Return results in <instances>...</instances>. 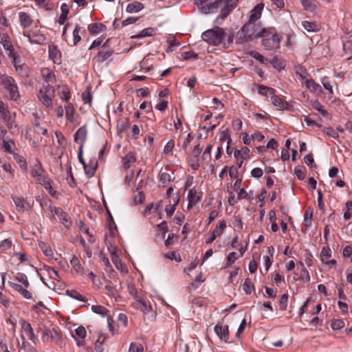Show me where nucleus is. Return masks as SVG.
I'll use <instances>...</instances> for the list:
<instances>
[{
	"label": "nucleus",
	"instance_id": "f257e3e1",
	"mask_svg": "<svg viewBox=\"0 0 352 352\" xmlns=\"http://www.w3.org/2000/svg\"><path fill=\"white\" fill-rule=\"evenodd\" d=\"M211 1L195 0V3L199 7L201 12L204 14L213 12L221 7V10L219 17L225 19L236 8L239 0H216L214 2H211Z\"/></svg>",
	"mask_w": 352,
	"mask_h": 352
},
{
	"label": "nucleus",
	"instance_id": "f03ea898",
	"mask_svg": "<svg viewBox=\"0 0 352 352\" xmlns=\"http://www.w3.org/2000/svg\"><path fill=\"white\" fill-rule=\"evenodd\" d=\"M256 25L255 23L248 22L245 23L239 31H238L236 36V43L241 44L249 42L254 38H260L262 30Z\"/></svg>",
	"mask_w": 352,
	"mask_h": 352
},
{
	"label": "nucleus",
	"instance_id": "7ed1b4c3",
	"mask_svg": "<svg viewBox=\"0 0 352 352\" xmlns=\"http://www.w3.org/2000/svg\"><path fill=\"white\" fill-rule=\"evenodd\" d=\"M227 33L223 28L216 27L213 29L208 30L203 32L201 34V38L204 41H206L212 45L217 46L221 43H223L226 47H228V46H226V43L224 42Z\"/></svg>",
	"mask_w": 352,
	"mask_h": 352
},
{
	"label": "nucleus",
	"instance_id": "20e7f679",
	"mask_svg": "<svg viewBox=\"0 0 352 352\" xmlns=\"http://www.w3.org/2000/svg\"><path fill=\"white\" fill-rule=\"evenodd\" d=\"M260 37L263 38L262 45L267 50L276 49L280 46V39L276 32L263 29Z\"/></svg>",
	"mask_w": 352,
	"mask_h": 352
},
{
	"label": "nucleus",
	"instance_id": "39448f33",
	"mask_svg": "<svg viewBox=\"0 0 352 352\" xmlns=\"http://www.w3.org/2000/svg\"><path fill=\"white\" fill-rule=\"evenodd\" d=\"M54 89L51 85H43V88L39 91L38 98L40 101L47 107L52 108V98Z\"/></svg>",
	"mask_w": 352,
	"mask_h": 352
},
{
	"label": "nucleus",
	"instance_id": "423d86ee",
	"mask_svg": "<svg viewBox=\"0 0 352 352\" xmlns=\"http://www.w3.org/2000/svg\"><path fill=\"white\" fill-rule=\"evenodd\" d=\"M2 85L9 91L10 98L12 100H17L19 94L14 79L10 76L8 77Z\"/></svg>",
	"mask_w": 352,
	"mask_h": 352
},
{
	"label": "nucleus",
	"instance_id": "0eeeda50",
	"mask_svg": "<svg viewBox=\"0 0 352 352\" xmlns=\"http://www.w3.org/2000/svg\"><path fill=\"white\" fill-rule=\"evenodd\" d=\"M41 166L40 163H38V166H35V168L31 171V175L33 177L36 179L40 184L44 186L46 188L51 187V183L48 178L42 174L43 170Z\"/></svg>",
	"mask_w": 352,
	"mask_h": 352
},
{
	"label": "nucleus",
	"instance_id": "6e6552de",
	"mask_svg": "<svg viewBox=\"0 0 352 352\" xmlns=\"http://www.w3.org/2000/svg\"><path fill=\"white\" fill-rule=\"evenodd\" d=\"M0 43L6 51H9V56L14 58L15 52L14 51L10 37L7 34L0 33Z\"/></svg>",
	"mask_w": 352,
	"mask_h": 352
},
{
	"label": "nucleus",
	"instance_id": "1a4fd4ad",
	"mask_svg": "<svg viewBox=\"0 0 352 352\" xmlns=\"http://www.w3.org/2000/svg\"><path fill=\"white\" fill-rule=\"evenodd\" d=\"M54 213L58 216V219L65 228H70L72 226V221L67 212H64L61 208H55Z\"/></svg>",
	"mask_w": 352,
	"mask_h": 352
},
{
	"label": "nucleus",
	"instance_id": "9d476101",
	"mask_svg": "<svg viewBox=\"0 0 352 352\" xmlns=\"http://www.w3.org/2000/svg\"><path fill=\"white\" fill-rule=\"evenodd\" d=\"M214 330L218 337L223 341L227 342L229 339V328L228 325L217 324Z\"/></svg>",
	"mask_w": 352,
	"mask_h": 352
},
{
	"label": "nucleus",
	"instance_id": "9b49d317",
	"mask_svg": "<svg viewBox=\"0 0 352 352\" xmlns=\"http://www.w3.org/2000/svg\"><path fill=\"white\" fill-rule=\"evenodd\" d=\"M8 285L14 289L15 291H16L18 293H19L25 299H31L32 298V294L28 290V288H26L22 285H19L18 283L8 281Z\"/></svg>",
	"mask_w": 352,
	"mask_h": 352
},
{
	"label": "nucleus",
	"instance_id": "f8f14e48",
	"mask_svg": "<svg viewBox=\"0 0 352 352\" xmlns=\"http://www.w3.org/2000/svg\"><path fill=\"white\" fill-rule=\"evenodd\" d=\"M21 327L23 333L34 344L36 343V336L34 334V329L30 323L25 320H22Z\"/></svg>",
	"mask_w": 352,
	"mask_h": 352
},
{
	"label": "nucleus",
	"instance_id": "ddd939ff",
	"mask_svg": "<svg viewBox=\"0 0 352 352\" xmlns=\"http://www.w3.org/2000/svg\"><path fill=\"white\" fill-rule=\"evenodd\" d=\"M87 130L85 126L80 127L74 134V142L84 146L87 138Z\"/></svg>",
	"mask_w": 352,
	"mask_h": 352
},
{
	"label": "nucleus",
	"instance_id": "4468645a",
	"mask_svg": "<svg viewBox=\"0 0 352 352\" xmlns=\"http://www.w3.org/2000/svg\"><path fill=\"white\" fill-rule=\"evenodd\" d=\"M12 199L19 212H24L30 208V205L23 198L12 197Z\"/></svg>",
	"mask_w": 352,
	"mask_h": 352
},
{
	"label": "nucleus",
	"instance_id": "2eb2a0df",
	"mask_svg": "<svg viewBox=\"0 0 352 352\" xmlns=\"http://www.w3.org/2000/svg\"><path fill=\"white\" fill-rule=\"evenodd\" d=\"M331 256V250L328 247H324L320 253V260L322 262L326 265H335L336 261L335 259L330 260Z\"/></svg>",
	"mask_w": 352,
	"mask_h": 352
},
{
	"label": "nucleus",
	"instance_id": "dca6fc26",
	"mask_svg": "<svg viewBox=\"0 0 352 352\" xmlns=\"http://www.w3.org/2000/svg\"><path fill=\"white\" fill-rule=\"evenodd\" d=\"M188 208H192L196 204H197L201 199V195H198L196 189L191 188L188 191Z\"/></svg>",
	"mask_w": 352,
	"mask_h": 352
},
{
	"label": "nucleus",
	"instance_id": "f3484780",
	"mask_svg": "<svg viewBox=\"0 0 352 352\" xmlns=\"http://www.w3.org/2000/svg\"><path fill=\"white\" fill-rule=\"evenodd\" d=\"M37 332L41 333L43 342H49L50 341L51 329L47 328L44 324L39 323L38 324Z\"/></svg>",
	"mask_w": 352,
	"mask_h": 352
},
{
	"label": "nucleus",
	"instance_id": "a211bd4d",
	"mask_svg": "<svg viewBox=\"0 0 352 352\" xmlns=\"http://www.w3.org/2000/svg\"><path fill=\"white\" fill-rule=\"evenodd\" d=\"M19 18L21 25L23 28H28L32 24L33 20L27 12H20L19 13Z\"/></svg>",
	"mask_w": 352,
	"mask_h": 352
},
{
	"label": "nucleus",
	"instance_id": "6ab92c4d",
	"mask_svg": "<svg viewBox=\"0 0 352 352\" xmlns=\"http://www.w3.org/2000/svg\"><path fill=\"white\" fill-rule=\"evenodd\" d=\"M263 6H264L263 3H258L254 8V9L251 11L250 13V22L254 23L261 17Z\"/></svg>",
	"mask_w": 352,
	"mask_h": 352
},
{
	"label": "nucleus",
	"instance_id": "aec40b11",
	"mask_svg": "<svg viewBox=\"0 0 352 352\" xmlns=\"http://www.w3.org/2000/svg\"><path fill=\"white\" fill-rule=\"evenodd\" d=\"M41 206L43 210L48 214L49 216L53 217L55 206H53L52 201L50 199H43L41 202Z\"/></svg>",
	"mask_w": 352,
	"mask_h": 352
},
{
	"label": "nucleus",
	"instance_id": "412c9836",
	"mask_svg": "<svg viewBox=\"0 0 352 352\" xmlns=\"http://www.w3.org/2000/svg\"><path fill=\"white\" fill-rule=\"evenodd\" d=\"M41 74L47 85L53 84L56 81L54 74L48 68H44L41 70Z\"/></svg>",
	"mask_w": 352,
	"mask_h": 352
},
{
	"label": "nucleus",
	"instance_id": "4be33fe9",
	"mask_svg": "<svg viewBox=\"0 0 352 352\" xmlns=\"http://www.w3.org/2000/svg\"><path fill=\"white\" fill-rule=\"evenodd\" d=\"M272 104L278 107L280 109H288L290 107V104L287 101L283 100L282 98H279L278 96H273L271 98Z\"/></svg>",
	"mask_w": 352,
	"mask_h": 352
},
{
	"label": "nucleus",
	"instance_id": "5701e85b",
	"mask_svg": "<svg viewBox=\"0 0 352 352\" xmlns=\"http://www.w3.org/2000/svg\"><path fill=\"white\" fill-rule=\"evenodd\" d=\"M0 116L2 118L3 121L7 124H9L11 121V116L10 111H8L6 105L3 102L0 100Z\"/></svg>",
	"mask_w": 352,
	"mask_h": 352
},
{
	"label": "nucleus",
	"instance_id": "b1692460",
	"mask_svg": "<svg viewBox=\"0 0 352 352\" xmlns=\"http://www.w3.org/2000/svg\"><path fill=\"white\" fill-rule=\"evenodd\" d=\"M27 36L31 43L42 44L45 41L43 34H36L33 32H29Z\"/></svg>",
	"mask_w": 352,
	"mask_h": 352
},
{
	"label": "nucleus",
	"instance_id": "393cba45",
	"mask_svg": "<svg viewBox=\"0 0 352 352\" xmlns=\"http://www.w3.org/2000/svg\"><path fill=\"white\" fill-rule=\"evenodd\" d=\"M144 8V4L139 1H134L127 5L126 12L129 13L137 12Z\"/></svg>",
	"mask_w": 352,
	"mask_h": 352
},
{
	"label": "nucleus",
	"instance_id": "a878e982",
	"mask_svg": "<svg viewBox=\"0 0 352 352\" xmlns=\"http://www.w3.org/2000/svg\"><path fill=\"white\" fill-rule=\"evenodd\" d=\"M123 168L126 170L130 168L131 164L135 162V157L133 153L129 152L123 158Z\"/></svg>",
	"mask_w": 352,
	"mask_h": 352
},
{
	"label": "nucleus",
	"instance_id": "bb28decb",
	"mask_svg": "<svg viewBox=\"0 0 352 352\" xmlns=\"http://www.w3.org/2000/svg\"><path fill=\"white\" fill-rule=\"evenodd\" d=\"M70 263H71L72 267L74 269V270L78 274H83L84 269L81 266V265L80 263V261L77 256H74V257L72 258V259L70 261Z\"/></svg>",
	"mask_w": 352,
	"mask_h": 352
},
{
	"label": "nucleus",
	"instance_id": "cd10ccee",
	"mask_svg": "<svg viewBox=\"0 0 352 352\" xmlns=\"http://www.w3.org/2000/svg\"><path fill=\"white\" fill-rule=\"evenodd\" d=\"M15 280L18 282L21 283L22 285L25 287L26 288H29L30 285L28 279V276L21 272L16 273L15 276Z\"/></svg>",
	"mask_w": 352,
	"mask_h": 352
},
{
	"label": "nucleus",
	"instance_id": "c85d7f7f",
	"mask_svg": "<svg viewBox=\"0 0 352 352\" xmlns=\"http://www.w3.org/2000/svg\"><path fill=\"white\" fill-rule=\"evenodd\" d=\"M302 25L307 32H316L319 30V26L316 22L304 21Z\"/></svg>",
	"mask_w": 352,
	"mask_h": 352
},
{
	"label": "nucleus",
	"instance_id": "c756f323",
	"mask_svg": "<svg viewBox=\"0 0 352 352\" xmlns=\"http://www.w3.org/2000/svg\"><path fill=\"white\" fill-rule=\"evenodd\" d=\"M154 33V29L152 28H145L140 32V33L132 36L131 38H142L145 36H151Z\"/></svg>",
	"mask_w": 352,
	"mask_h": 352
},
{
	"label": "nucleus",
	"instance_id": "7c9ffc66",
	"mask_svg": "<svg viewBox=\"0 0 352 352\" xmlns=\"http://www.w3.org/2000/svg\"><path fill=\"white\" fill-rule=\"evenodd\" d=\"M62 340V333L60 331L53 328L51 329L50 341L55 340L57 344H60Z\"/></svg>",
	"mask_w": 352,
	"mask_h": 352
},
{
	"label": "nucleus",
	"instance_id": "2f4dec72",
	"mask_svg": "<svg viewBox=\"0 0 352 352\" xmlns=\"http://www.w3.org/2000/svg\"><path fill=\"white\" fill-rule=\"evenodd\" d=\"M129 127V118L120 119L118 122V131L119 133H122Z\"/></svg>",
	"mask_w": 352,
	"mask_h": 352
},
{
	"label": "nucleus",
	"instance_id": "473e14b6",
	"mask_svg": "<svg viewBox=\"0 0 352 352\" xmlns=\"http://www.w3.org/2000/svg\"><path fill=\"white\" fill-rule=\"evenodd\" d=\"M66 294L71 298L82 302H86L87 299L76 290H67Z\"/></svg>",
	"mask_w": 352,
	"mask_h": 352
},
{
	"label": "nucleus",
	"instance_id": "72a5a7b5",
	"mask_svg": "<svg viewBox=\"0 0 352 352\" xmlns=\"http://www.w3.org/2000/svg\"><path fill=\"white\" fill-rule=\"evenodd\" d=\"M103 27L104 25L102 23H91L89 25L88 30L91 34H96L102 30Z\"/></svg>",
	"mask_w": 352,
	"mask_h": 352
},
{
	"label": "nucleus",
	"instance_id": "f704fd0d",
	"mask_svg": "<svg viewBox=\"0 0 352 352\" xmlns=\"http://www.w3.org/2000/svg\"><path fill=\"white\" fill-rule=\"evenodd\" d=\"M74 108L71 103H68L65 107V114L67 120L72 122L74 121Z\"/></svg>",
	"mask_w": 352,
	"mask_h": 352
},
{
	"label": "nucleus",
	"instance_id": "c9c22d12",
	"mask_svg": "<svg viewBox=\"0 0 352 352\" xmlns=\"http://www.w3.org/2000/svg\"><path fill=\"white\" fill-rule=\"evenodd\" d=\"M254 288V286L252 280L250 278H246L243 285V289L245 292V293L246 294H250Z\"/></svg>",
	"mask_w": 352,
	"mask_h": 352
},
{
	"label": "nucleus",
	"instance_id": "e433bc0d",
	"mask_svg": "<svg viewBox=\"0 0 352 352\" xmlns=\"http://www.w3.org/2000/svg\"><path fill=\"white\" fill-rule=\"evenodd\" d=\"M113 50L103 51L101 50L98 54V60L99 62H104L108 59L113 54Z\"/></svg>",
	"mask_w": 352,
	"mask_h": 352
},
{
	"label": "nucleus",
	"instance_id": "4c0bfd02",
	"mask_svg": "<svg viewBox=\"0 0 352 352\" xmlns=\"http://www.w3.org/2000/svg\"><path fill=\"white\" fill-rule=\"evenodd\" d=\"M80 29V25L77 24L73 31V41L72 45H76L80 41L81 37L79 35Z\"/></svg>",
	"mask_w": 352,
	"mask_h": 352
},
{
	"label": "nucleus",
	"instance_id": "58836bf2",
	"mask_svg": "<svg viewBox=\"0 0 352 352\" xmlns=\"http://www.w3.org/2000/svg\"><path fill=\"white\" fill-rule=\"evenodd\" d=\"M303 8L308 11L313 12L316 10V6L311 0H300Z\"/></svg>",
	"mask_w": 352,
	"mask_h": 352
},
{
	"label": "nucleus",
	"instance_id": "ea45409f",
	"mask_svg": "<svg viewBox=\"0 0 352 352\" xmlns=\"http://www.w3.org/2000/svg\"><path fill=\"white\" fill-rule=\"evenodd\" d=\"M305 85L307 89H311L314 92H316L319 88H320V86L313 79L306 80Z\"/></svg>",
	"mask_w": 352,
	"mask_h": 352
},
{
	"label": "nucleus",
	"instance_id": "a19ab883",
	"mask_svg": "<svg viewBox=\"0 0 352 352\" xmlns=\"http://www.w3.org/2000/svg\"><path fill=\"white\" fill-rule=\"evenodd\" d=\"M91 310L98 314H100L102 316H107L109 312L108 310L102 306L100 305H92Z\"/></svg>",
	"mask_w": 352,
	"mask_h": 352
},
{
	"label": "nucleus",
	"instance_id": "79ce46f5",
	"mask_svg": "<svg viewBox=\"0 0 352 352\" xmlns=\"http://www.w3.org/2000/svg\"><path fill=\"white\" fill-rule=\"evenodd\" d=\"M3 146L4 148V151L8 153H13V151L12 149V146H14V142L13 140L9 139V140H3Z\"/></svg>",
	"mask_w": 352,
	"mask_h": 352
},
{
	"label": "nucleus",
	"instance_id": "37998d69",
	"mask_svg": "<svg viewBox=\"0 0 352 352\" xmlns=\"http://www.w3.org/2000/svg\"><path fill=\"white\" fill-rule=\"evenodd\" d=\"M274 92H275V90L274 89L267 87L264 85H261L258 87V93L262 95L267 96V94H269V95H272L273 96H275Z\"/></svg>",
	"mask_w": 352,
	"mask_h": 352
},
{
	"label": "nucleus",
	"instance_id": "c03bdc74",
	"mask_svg": "<svg viewBox=\"0 0 352 352\" xmlns=\"http://www.w3.org/2000/svg\"><path fill=\"white\" fill-rule=\"evenodd\" d=\"M300 264L301 265V270H300V275H299L298 278L302 279V280H306L307 282L309 281L310 276H309L308 271L304 267V265H303V263L302 262H300Z\"/></svg>",
	"mask_w": 352,
	"mask_h": 352
},
{
	"label": "nucleus",
	"instance_id": "a18cd8bd",
	"mask_svg": "<svg viewBox=\"0 0 352 352\" xmlns=\"http://www.w3.org/2000/svg\"><path fill=\"white\" fill-rule=\"evenodd\" d=\"M15 68L17 72H19L22 76L28 77V67L25 65H15Z\"/></svg>",
	"mask_w": 352,
	"mask_h": 352
},
{
	"label": "nucleus",
	"instance_id": "49530a36",
	"mask_svg": "<svg viewBox=\"0 0 352 352\" xmlns=\"http://www.w3.org/2000/svg\"><path fill=\"white\" fill-rule=\"evenodd\" d=\"M45 270L47 272L48 275L52 279L58 280L59 276L58 272L54 269L49 266L45 267Z\"/></svg>",
	"mask_w": 352,
	"mask_h": 352
},
{
	"label": "nucleus",
	"instance_id": "de8ad7c7",
	"mask_svg": "<svg viewBox=\"0 0 352 352\" xmlns=\"http://www.w3.org/2000/svg\"><path fill=\"white\" fill-rule=\"evenodd\" d=\"M287 301H288V295L287 294H283L279 300V306H280V309L281 310L285 311L287 309Z\"/></svg>",
	"mask_w": 352,
	"mask_h": 352
},
{
	"label": "nucleus",
	"instance_id": "09e8293b",
	"mask_svg": "<svg viewBox=\"0 0 352 352\" xmlns=\"http://www.w3.org/2000/svg\"><path fill=\"white\" fill-rule=\"evenodd\" d=\"M76 336L78 339H85L87 335L86 329L84 327L80 326L75 330Z\"/></svg>",
	"mask_w": 352,
	"mask_h": 352
},
{
	"label": "nucleus",
	"instance_id": "8fccbe9b",
	"mask_svg": "<svg viewBox=\"0 0 352 352\" xmlns=\"http://www.w3.org/2000/svg\"><path fill=\"white\" fill-rule=\"evenodd\" d=\"M179 199L177 198V199L175 201V204L173 206L171 204H169L166 207L165 211L168 217H170L173 215L175 210V206L179 203Z\"/></svg>",
	"mask_w": 352,
	"mask_h": 352
},
{
	"label": "nucleus",
	"instance_id": "3c124183",
	"mask_svg": "<svg viewBox=\"0 0 352 352\" xmlns=\"http://www.w3.org/2000/svg\"><path fill=\"white\" fill-rule=\"evenodd\" d=\"M144 347L140 343L132 342L130 344L129 352H143Z\"/></svg>",
	"mask_w": 352,
	"mask_h": 352
},
{
	"label": "nucleus",
	"instance_id": "603ef678",
	"mask_svg": "<svg viewBox=\"0 0 352 352\" xmlns=\"http://www.w3.org/2000/svg\"><path fill=\"white\" fill-rule=\"evenodd\" d=\"M294 173L300 180H302L306 177V170L304 167L302 168H295Z\"/></svg>",
	"mask_w": 352,
	"mask_h": 352
},
{
	"label": "nucleus",
	"instance_id": "864d4df0",
	"mask_svg": "<svg viewBox=\"0 0 352 352\" xmlns=\"http://www.w3.org/2000/svg\"><path fill=\"white\" fill-rule=\"evenodd\" d=\"M21 338L23 340H25L23 334L21 335ZM21 348L25 350L26 352H38L34 346H31L29 343L25 341H23Z\"/></svg>",
	"mask_w": 352,
	"mask_h": 352
},
{
	"label": "nucleus",
	"instance_id": "5fc2aeb1",
	"mask_svg": "<svg viewBox=\"0 0 352 352\" xmlns=\"http://www.w3.org/2000/svg\"><path fill=\"white\" fill-rule=\"evenodd\" d=\"M322 131L334 139L339 137L338 133L331 127H325L322 129Z\"/></svg>",
	"mask_w": 352,
	"mask_h": 352
},
{
	"label": "nucleus",
	"instance_id": "6e6d98bb",
	"mask_svg": "<svg viewBox=\"0 0 352 352\" xmlns=\"http://www.w3.org/2000/svg\"><path fill=\"white\" fill-rule=\"evenodd\" d=\"M321 81L324 89L329 91L330 94H333V87L330 83L329 78L324 76L322 78Z\"/></svg>",
	"mask_w": 352,
	"mask_h": 352
},
{
	"label": "nucleus",
	"instance_id": "4d7b16f0",
	"mask_svg": "<svg viewBox=\"0 0 352 352\" xmlns=\"http://www.w3.org/2000/svg\"><path fill=\"white\" fill-rule=\"evenodd\" d=\"M344 325V322L342 320L340 319H336L331 322V326L333 329H342Z\"/></svg>",
	"mask_w": 352,
	"mask_h": 352
},
{
	"label": "nucleus",
	"instance_id": "13d9d810",
	"mask_svg": "<svg viewBox=\"0 0 352 352\" xmlns=\"http://www.w3.org/2000/svg\"><path fill=\"white\" fill-rule=\"evenodd\" d=\"M58 53V51L56 46H54L52 47H50L49 55H50V58L52 59L54 63H56L57 61Z\"/></svg>",
	"mask_w": 352,
	"mask_h": 352
},
{
	"label": "nucleus",
	"instance_id": "bf43d9fd",
	"mask_svg": "<svg viewBox=\"0 0 352 352\" xmlns=\"http://www.w3.org/2000/svg\"><path fill=\"white\" fill-rule=\"evenodd\" d=\"M97 166H98V163L96 162V164L93 168H89L87 167V164L85 165V166H83L85 174L87 175V176L88 177H91L94 175Z\"/></svg>",
	"mask_w": 352,
	"mask_h": 352
},
{
	"label": "nucleus",
	"instance_id": "052dcab7",
	"mask_svg": "<svg viewBox=\"0 0 352 352\" xmlns=\"http://www.w3.org/2000/svg\"><path fill=\"white\" fill-rule=\"evenodd\" d=\"M12 246V241L9 239H6L0 243V250L5 251Z\"/></svg>",
	"mask_w": 352,
	"mask_h": 352
},
{
	"label": "nucleus",
	"instance_id": "680f3d73",
	"mask_svg": "<svg viewBox=\"0 0 352 352\" xmlns=\"http://www.w3.org/2000/svg\"><path fill=\"white\" fill-rule=\"evenodd\" d=\"M182 56L184 60L197 59L198 54L193 52H186L182 54Z\"/></svg>",
	"mask_w": 352,
	"mask_h": 352
},
{
	"label": "nucleus",
	"instance_id": "e2e57ef3",
	"mask_svg": "<svg viewBox=\"0 0 352 352\" xmlns=\"http://www.w3.org/2000/svg\"><path fill=\"white\" fill-rule=\"evenodd\" d=\"M175 146V142L173 140H169L164 146V153L168 154L170 153Z\"/></svg>",
	"mask_w": 352,
	"mask_h": 352
},
{
	"label": "nucleus",
	"instance_id": "0e129e2a",
	"mask_svg": "<svg viewBox=\"0 0 352 352\" xmlns=\"http://www.w3.org/2000/svg\"><path fill=\"white\" fill-rule=\"evenodd\" d=\"M160 180L163 184H165L167 182L170 181V175L168 173H160Z\"/></svg>",
	"mask_w": 352,
	"mask_h": 352
},
{
	"label": "nucleus",
	"instance_id": "69168bd1",
	"mask_svg": "<svg viewBox=\"0 0 352 352\" xmlns=\"http://www.w3.org/2000/svg\"><path fill=\"white\" fill-rule=\"evenodd\" d=\"M16 162L19 164L20 167L24 170H27V163L23 157L18 155L16 157Z\"/></svg>",
	"mask_w": 352,
	"mask_h": 352
},
{
	"label": "nucleus",
	"instance_id": "338daca9",
	"mask_svg": "<svg viewBox=\"0 0 352 352\" xmlns=\"http://www.w3.org/2000/svg\"><path fill=\"white\" fill-rule=\"evenodd\" d=\"M139 17H128L122 22V27L126 26L129 24H133L138 20Z\"/></svg>",
	"mask_w": 352,
	"mask_h": 352
},
{
	"label": "nucleus",
	"instance_id": "774afa93",
	"mask_svg": "<svg viewBox=\"0 0 352 352\" xmlns=\"http://www.w3.org/2000/svg\"><path fill=\"white\" fill-rule=\"evenodd\" d=\"M263 170L260 168H254L251 171L252 176L256 178L261 177L263 175Z\"/></svg>",
	"mask_w": 352,
	"mask_h": 352
}]
</instances>
